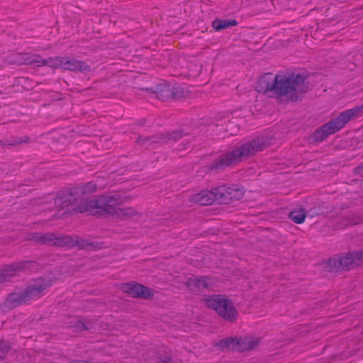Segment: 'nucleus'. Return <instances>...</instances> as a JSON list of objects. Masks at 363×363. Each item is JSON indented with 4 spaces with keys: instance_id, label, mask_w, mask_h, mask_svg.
<instances>
[{
    "instance_id": "obj_29",
    "label": "nucleus",
    "mask_w": 363,
    "mask_h": 363,
    "mask_svg": "<svg viewBox=\"0 0 363 363\" xmlns=\"http://www.w3.org/2000/svg\"><path fill=\"white\" fill-rule=\"evenodd\" d=\"M325 213V211L320 206H314L307 211L308 216L311 218Z\"/></svg>"
},
{
    "instance_id": "obj_10",
    "label": "nucleus",
    "mask_w": 363,
    "mask_h": 363,
    "mask_svg": "<svg viewBox=\"0 0 363 363\" xmlns=\"http://www.w3.org/2000/svg\"><path fill=\"white\" fill-rule=\"evenodd\" d=\"M121 289L124 293L137 298L150 299L154 295L152 289L135 282L123 284Z\"/></svg>"
},
{
    "instance_id": "obj_14",
    "label": "nucleus",
    "mask_w": 363,
    "mask_h": 363,
    "mask_svg": "<svg viewBox=\"0 0 363 363\" xmlns=\"http://www.w3.org/2000/svg\"><path fill=\"white\" fill-rule=\"evenodd\" d=\"M48 284L44 281H37L29 284L23 291L26 301L28 302L40 298L43 295L44 291L48 288Z\"/></svg>"
},
{
    "instance_id": "obj_18",
    "label": "nucleus",
    "mask_w": 363,
    "mask_h": 363,
    "mask_svg": "<svg viewBox=\"0 0 363 363\" xmlns=\"http://www.w3.org/2000/svg\"><path fill=\"white\" fill-rule=\"evenodd\" d=\"M212 281L208 277H198L192 276L186 282L187 287L193 291H199L203 289H208L211 286Z\"/></svg>"
},
{
    "instance_id": "obj_24",
    "label": "nucleus",
    "mask_w": 363,
    "mask_h": 363,
    "mask_svg": "<svg viewBox=\"0 0 363 363\" xmlns=\"http://www.w3.org/2000/svg\"><path fill=\"white\" fill-rule=\"evenodd\" d=\"M154 92L158 99L167 101L172 99V88L167 83H162L156 86Z\"/></svg>"
},
{
    "instance_id": "obj_26",
    "label": "nucleus",
    "mask_w": 363,
    "mask_h": 363,
    "mask_svg": "<svg viewBox=\"0 0 363 363\" xmlns=\"http://www.w3.org/2000/svg\"><path fill=\"white\" fill-rule=\"evenodd\" d=\"M159 135H160L150 137L140 135L136 143L140 145H152L155 143L162 144V141H160V138H158Z\"/></svg>"
},
{
    "instance_id": "obj_3",
    "label": "nucleus",
    "mask_w": 363,
    "mask_h": 363,
    "mask_svg": "<svg viewBox=\"0 0 363 363\" xmlns=\"http://www.w3.org/2000/svg\"><path fill=\"white\" fill-rule=\"evenodd\" d=\"M363 109L362 106H357L341 113L337 118L330 120L315 132V141L321 142L328 135L340 130L351 118L355 117Z\"/></svg>"
},
{
    "instance_id": "obj_11",
    "label": "nucleus",
    "mask_w": 363,
    "mask_h": 363,
    "mask_svg": "<svg viewBox=\"0 0 363 363\" xmlns=\"http://www.w3.org/2000/svg\"><path fill=\"white\" fill-rule=\"evenodd\" d=\"M38 244L57 247H72L74 245L77 244V242L74 241L72 237L69 236L56 235L53 233H40Z\"/></svg>"
},
{
    "instance_id": "obj_23",
    "label": "nucleus",
    "mask_w": 363,
    "mask_h": 363,
    "mask_svg": "<svg viewBox=\"0 0 363 363\" xmlns=\"http://www.w3.org/2000/svg\"><path fill=\"white\" fill-rule=\"evenodd\" d=\"M68 328L73 329L75 332H80L91 328L89 323H84L82 318L79 317H69L66 321Z\"/></svg>"
},
{
    "instance_id": "obj_12",
    "label": "nucleus",
    "mask_w": 363,
    "mask_h": 363,
    "mask_svg": "<svg viewBox=\"0 0 363 363\" xmlns=\"http://www.w3.org/2000/svg\"><path fill=\"white\" fill-rule=\"evenodd\" d=\"M79 213L88 212L94 216L107 215L102 196H98L82 203L77 207Z\"/></svg>"
},
{
    "instance_id": "obj_1",
    "label": "nucleus",
    "mask_w": 363,
    "mask_h": 363,
    "mask_svg": "<svg viewBox=\"0 0 363 363\" xmlns=\"http://www.w3.org/2000/svg\"><path fill=\"white\" fill-rule=\"evenodd\" d=\"M309 89L306 75L301 73L280 72L276 75L267 73L262 76L256 85L258 92H273L282 101H298Z\"/></svg>"
},
{
    "instance_id": "obj_33",
    "label": "nucleus",
    "mask_w": 363,
    "mask_h": 363,
    "mask_svg": "<svg viewBox=\"0 0 363 363\" xmlns=\"http://www.w3.org/2000/svg\"><path fill=\"white\" fill-rule=\"evenodd\" d=\"M158 362L159 363H171L172 359L167 354H161L158 356Z\"/></svg>"
},
{
    "instance_id": "obj_22",
    "label": "nucleus",
    "mask_w": 363,
    "mask_h": 363,
    "mask_svg": "<svg viewBox=\"0 0 363 363\" xmlns=\"http://www.w3.org/2000/svg\"><path fill=\"white\" fill-rule=\"evenodd\" d=\"M116 218L138 220L142 217V213L133 207L118 208L115 215Z\"/></svg>"
},
{
    "instance_id": "obj_9",
    "label": "nucleus",
    "mask_w": 363,
    "mask_h": 363,
    "mask_svg": "<svg viewBox=\"0 0 363 363\" xmlns=\"http://www.w3.org/2000/svg\"><path fill=\"white\" fill-rule=\"evenodd\" d=\"M30 264L28 261H21L3 266L0 268V284L10 281L13 277L28 269Z\"/></svg>"
},
{
    "instance_id": "obj_34",
    "label": "nucleus",
    "mask_w": 363,
    "mask_h": 363,
    "mask_svg": "<svg viewBox=\"0 0 363 363\" xmlns=\"http://www.w3.org/2000/svg\"><path fill=\"white\" fill-rule=\"evenodd\" d=\"M235 24H212L213 28L216 31H219L227 28L230 26H234Z\"/></svg>"
},
{
    "instance_id": "obj_8",
    "label": "nucleus",
    "mask_w": 363,
    "mask_h": 363,
    "mask_svg": "<svg viewBox=\"0 0 363 363\" xmlns=\"http://www.w3.org/2000/svg\"><path fill=\"white\" fill-rule=\"evenodd\" d=\"M55 203L60 209H66L65 213H72L79 212L77 207L82 203H80L79 199H77L72 189L59 194L55 200Z\"/></svg>"
},
{
    "instance_id": "obj_30",
    "label": "nucleus",
    "mask_w": 363,
    "mask_h": 363,
    "mask_svg": "<svg viewBox=\"0 0 363 363\" xmlns=\"http://www.w3.org/2000/svg\"><path fill=\"white\" fill-rule=\"evenodd\" d=\"M9 350V347L8 345L5 342L0 340V360L6 357Z\"/></svg>"
},
{
    "instance_id": "obj_35",
    "label": "nucleus",
    "mask_w": 363,
    "mask_h": 363,
    "mask_svg": "<svg viewBox=\"0 0 363 363\" xmlns=\"http://www.w3.org/2000/svg\"><path fill=\"white\" fill-rule=\"evenodd\" d=\"M354 172H355L357 174H362V173H363V162H362V164H360L359 166H357V167L354 169Z\"/></svg>"
},
{
    "instance_id": "obj_21",
    "label": "nucleus",
    "mask_w": 363,
    "mask_h": 363,
    "mask_svg": "<svg viewBox=\"0 0 363 363\" xmlns=\"http://www.w3.org/2000/svg\"><path fill=\"white\" fill-rule=\"evenodd\" d=\"M35 64L38 66L48 65L52 69H57L62 67L63 57H55L48 59H43L38 55H35Z\"/></svg>"
},
{
    "instance_id": "obj_20",
    "label": "nucleus",
    "mask_w": 363,
    "mask_h": 363,
    "mask_svg": "<svg viewBox=\"0 0 363 363\" xmlns=\"http://www.w3.org/2000/svg\"><path fill=\"white\" fill-rule=\"evenodd\" d=\"M24 303H26L23 291L13 292L10 294L4 303L2 307L5 310H11Z\"/></svg>"
},
{
    "instance_id": "obj_36",
    "label": "nucleus",
    "mask_w": 363,
    "mask_h": 363,
    "mask_svg": "<svg viewBox=\"0 0 363 363\" xmlns=\"http://www.w3.org/2000/svg\"><path fill=\"white\" fill-rule=\"evenodd\" d=\"M212 23H237L235 20H214Z\"/></svg>"
},
{
    "instance_id": "obj_2",
    "label": "nucleus",
    "mask_w": 363,
    "mask_h": 363,
    "mask_svg": "<svg viewBox=\"0 0 363 363\" xmlns=\"http://www.w3.org/2000/svg\"><path fill=\"white\" fill-rule=\"evenodd\" d=\"M273 141L272 137L263 136L247 142L220 157L212 163L211 169L217 170L238 164L268 147Z\"/></svg>"
},
{
    "instance_id": "obj_28",
    "label": "nucleus",
    "mask_w": 363,
    "mask_h": 363,
    "mask_svg": "<svg viewBox=\"0 0 363 363\" xmlns=\"http://www.w3.org/2000/svg\"><path fill=\"white\" fill-rule=\"evenodd\" d=\"M189 96V91L182 86L173 87L172 89V99H180L186 98Z\"/></svg>"
},
{
    "instance_id": "obj_32",
    "label": "nucleus",
    "mask_w": 363,
    "mask_h": 363,
    "mask_svg": "<svg viewBox=\"0 0 363 363\" xmlns=\"http://www.w3.org/2000/svg\"><path fill=\"white\" fill-rule=\"evenodd\" d=\"M40 233H30L26 235V240L28 241H33L38 244L40 240Z\"/></svg>"
},
{
    "instance_id": "obj_19",
    "label": "nucleus",
    "mask_w": 363,
    "mask_h": 363,
    "mask_svg": "<svg viewBox=\"0 0 363 363\" xmlns=\"http://www.w3.org/2000/svg\"><path fill=\"white\" fill-rule=\"evenodd\" d=\"M35 55L15 53L10 55L6 59L9 65H33L35 64Z\"/></svg>"
},
{
    "instance_id": "obj_5",
    "label": "nucleus",
    "mask_w": 363,
    "mask_h": 363,
    "mask_svg": "<svg viewBox=\"0 0 363 363\" xmlns=\"http://www.w3.org/2000/svg\"><path fill=\"white\" fill-rule=\"evenodd\" d=\"M328 264L331 270H349L363 264V251L335 255Z\"/></svg>"
},
{
    "instance_id": "obj_15",
    "label": "nucleus",
    "mask_w": 363,
    "mask_h": 363,
    "mask_svg": "<svg viewBox=\"0 0 363 363\" xmlns=\"http://www.w3.org/2000/svg\"><path fill=\"white\" fill-rule=\"evenodd\" d=\"M77 199L80 203H84L89 200V195L94 193L97 189V186L94 182H88L82 185L77 186L72 189Z\"/></svg>"
},
{
    "instance_id": "obj_31",
    "label": "nucleus",
    "mask_w": 363,
    "mask_h": 363,
    "mask_svg": "<svg viewBox=\"0 0 363 363\" xmlns=\"http://www.w3.org/2000/svg\"><path fill=\"white\" fill-rule=\"evenodd\" d=\"M72 238L73 239L74 241L77 242V244L74 245L72 247H73L74 246H79V247L85 248V247L92 245V244L89 243L86 240L79 238L78 237H76L75 238Z\"/></svg>"
},
{
    "instance_id": "obj_27",
    "label": "nucleus",
    "mask_w": 363,
    "mask_h": 363,
    "mask_svg": "<svg viewBox=\"0 0 363 363\" xmlns=\"http://www.w3.org/2000/svg\"><path fill=\"white\" fill-rule=\"evenodd\" d=\"M307 212L303 208L294 210L289 213V218L296 223H303L306 217Z\"/></svg>"
},
{
    "instance_id": "obj_17",
    "label": "nucleus",
    "mask_w": 363,
    "mask_h": 363,
    "mask_svg": "<svg viewBox=\"0 0 363 363\" xmlns=\"http://www.w3.org/2000/svg\"><path fill=\"white\" fill-rule=\"evenodd\" d=\"M190 201L192 203H198L201 206L211 205L216 200L215 190H203L198 194L191 196Z\"/></svg>"
},
{
    "instance_id": "obj_16",
    "label": "nucleus",
    "mask_w": 363,
    "mask_h": 363,
    "mask_svg": "<svg viewBox=\"0 0 363 363\" xmlns=\"http://www.w3.org/2000/svg\"><path fill=\"white\" fill-rule=\"evenodd\" d=\"M62 69L72 72H89L90 67L84 62L69 57H63Z\"/></svg>"
},
{
    "instance_id": "obj_4",
    "label": "nucleus",
    "mask_w": 363,
    "mask_h": 363,
    "mask_svg": "<svg viewBox=\"0 0 363 363\" xmlns=\"http://www.w3.org/2000/svg\"><path fill=\"white\" fill-rule=\"evenodd\" d=\"M208 308L215 310L224 320L233 322L236 320L238 312L233 303L220 295H213L205 299Z\"/></svg>"
},
{
    "instance_id": "obj_25",
    "label": "nucleus",
    "mask_w": 363,
    "mask_h": 363,
    "mask_svg": "<svg viewBox=\"0 0 363 363\" xmlns=\"http://www.w3.org/2000/svg\"><path fill=\"white\" fill-rule=\"evenodd\" d=\"M185 135L182 131H173L171 133H166L159 135L158 138H160V141L162 143H166L170 140H181Z\"/></svg>"
},
{
    "instance_id": "obj_13",
    "label": "nucleus",
    "mask_w": 363,
    "mask_h": 363,
    "mask_svg": "<svg viewBox=\"0 0 363 363\" xmlns=\"http://www.w3.org/2000/svg\"><path fill=\"white\" fill-rule=\"evenodd\" d=\"M107 215L115 216L117 206L125 201V196L121 191H110L101 195Z\"/></svg>"
},
{
    "instance_id": "obj_6",
    "label": "nucleus",
    "mask_w": 363,
    "mask_h": 363,
    "mask_svg": "<svg viewBox=\"0 0 363 363\" xmlns=\"http://www.w3.org/2000/svg\"><path fill=\"white\" fill-rule=\"evenodd\" d=\"M259 342L260 339L255 336L236 337L222 340L217 345L222 350L247 352L255 349Z\"/></svg>"
},
{
    "instance_id": "obj_7",
    "label": "nucleus",
    "mask_w": 363,
    "mask_h": 363,
    "mask_svg": "<svg viewBox=\"0 0 363 363\" xmlns=\"http://www.w3.org/2000/svg\"><path fill=\"white\" fill-rule=\"evenodd\" d=\"M214 190L216 201L223 204L240 200L245 192L242 187L235 184L230 186H220Z\"/></svg>"
}]
</instances>
